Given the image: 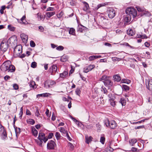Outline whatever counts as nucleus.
<instances>
[{
	"instance_id": "f257e3e1",
	"label": "nucleus",
	"mask_w": 152,
	"mask_h": 152,
	"mask_svg": "<svg viewBox=\"0 0 152 152\" xmlns=\"http://www.w3.org/2000/svg\"><path fill=\"white\" fill-rule=\"evenodd\" d=\"M126 14L130 15L134 18L137 16V10L134 7H129L127 8L126 10Z\"/></svg>"
},
{
	"instance_id": "f03ea898",
	"label": "nucleus",
	"mask_w": 152,
	"mask_h": 152,
	"mask_svg": "<svg viewBox=\"0 0 152 152\" xmlns=\"http://www.w3.org/2000/svg\"><path fill=\"white\" fill-rule=\"evenodd\" d=\"M104 124L107 127H110L111 129H114L117 126V124L114 120L109 121L108 119L104 121Z\"/></svg>"
},
{
	"instance_id": "7ed1b4c3",
	"label": "nucleus",
	"mask_w": 152,
	"mask_h": 152,
	"mask_svg": "<svg viewBox=\"0 0 152 152\" xmlns=\"http://www.w3.org/2000/svg\"><path fill=\"white\" fill-rule=\"evenodd\" d=\"M56 84V82L52 80H47L44 83L45 87L47 88L53 87Z\"/></svg>"
},
{
	"instance_id": "20e7f679",
	"label": "nucleus",
	"mask_w": 152,
	"mask_h": 152,
	"mask_svg": "<svg viewBox=\"0 0 152 152\" xmlns=\"http://www.w3.org/2000/svg\"><path fill=\"white\" fill-rule=\"evenodd\" d=\"M11 61H7L4 62L1 67V70L3 72H7L8 70L9 66L10 64Z\"/></svg>"
},
{
	"instance_id": "39448f33",
	"label": "nucleus",
	"mask_w": 152,
	"mask_h": 152,
	"mask_svg": "<svg viewBox=\"0 0 152 152\" xmlns=\"http://www.w3.org/2000/svg\"><path fill=\"white\" fill-rule=\"evenodd\" d=\"M107 13L109 17L111 19L113 18L116 15L115 11L113 8H108Z\"/></svg>"
},
{
	"instance_id": "423d86ee",
	"label": "nucleus",
	"mask_w": 152,
	"mask_h": 152,
	"mask_svg": "<svg viewBox=\"0 0 152 152\" xmlns=\"http://www.w3.org/2000/svg\"><path fill=\"white\" fill-rule=\"evenodd\" d=\"M56 146V144L53 140L48 141L47 144V148L48 150H54L55 147Z\"/></svg>"
},
{
	"instance_id": "0eeeda50",
	"label": "nucleus",
	"mask_w": 152,
	"mask_h": 152,
	"mask_svg": "<svg viewBox=\"0 0 152 152\" xmlns=\"http://www.w3.org/2000/svg\"><path fill=\"white\" fill-rule=\"evenodd\" d=\"M58 67L56 65H52L49 69V72L51 73V75H54L56 72L57 73Z\"/></svg>"
},
{
	"instance_id": "6e6552de",
	"label": "nucleus",
	"mask_w": 152,
	"mask_h": 152,
	"mask_svg": "<svg viewBox=\"0 0 152 152\" xmlns=\"http://www.w3.org/2000/svg\"><path fill=\"white\" fill-rule=\"evenodd\" d=\"M51 6H55L54 7H49L46 10L47 11H54L58 10L59 9L58 5L57 4H55L54 2L50 4Z\"/></svg>"
},
{
	"instance_id": "1a4fd4ad",
	"label": "nucleus",
	"mask_w": 152,
	"mask_h": 152,
	"mask_svg": "<svg viewBox=\"0 0 152 152\" xmlns=\"http://www.w3.org/2000/svg\"><path fill=\"white\" fill-rule=\"evenodd\" d=\"M45 134L43 133H39L38 139L39 140L43 141L45 143L48 140V138L45 137Z\"/></svg>"
},
{
	"instance_id": "9d476101",
	"label": "nucleus",
	"mask_w": 152,
	"mask_h": 152,
	"mask_svg": "<svg viewBox=\"0 0 152 152\" xmlns=\"http://www.w3.org/2000/svg\"><path fill=\"white\" fill-rule=\"evenodd\" d=\"M22 47H20L19 48H18V47H16L14 50V53L15 55H16V56H20V55L22 53Z\"/></svg>"
},
{
	"instance_id": "9b49d317",
	"label": "nucleus",
	"mask_w": 152,
	"mask_h": 152,
	"mask_svg": "<svg viewBox=\"0 0 152 152\" xmlns=\"http://www.w3.org/2000/svg\"><path fill=\"white\" fill-rule=\"evenodd\" d=\"M94 67V65L90 64L83 68V72L85 73H87L91 70Z\"/></svg>"
},
{
	"instance_id": "f8f14e48",
	"label": "nucleus",
	"mask_w": 152,
	"mask_h": 152,
	"mask_svg": "<svg viewBox=\"0 0 152 152\" xmlns=\"http://www.w3.org/2000/svg\"><path fill=\"white\" fill-rule=\"evenodd\" d=\"M83 10L87 13H90V11L89 10V7L88 4L86 2H83Z\"/></svg>"
},
{
	"instance_id": "ddd939ff",
	"label": "nucleus",
	"mask_w": 152,
	"mask_h": 152,
	"mask_svg": "<svg viewBox=\"0 0 152 152\" xmlns=\"http://www.w3.org/2000/svg\"><path fill=\"white\" fill-rule=\"evenodd\" d=\"M103 83L105 86L108 87H110L113 84V82L108 79L103 81Z\"/></svg>"
},
{
	"instance_id": "4468645a",
	"label": "nucleus",
	"mask_w": 152,
	"mask_h": 152,
	"mask_svg": "<svg viewBox=\"0 0 152 152\" xmlns=\"http://www.w3.org/2000/svg\"><path fill=\"white\" fill-rule=\"evenodd\" d=\"M86 27L81 24H79L77 28V32H83L86 28Z\"/></svg>"
},
{
	"instance_id": "2eb2a0df",
	"label": "nucleus",
	"mask_w": 152,
	"mask_h": 152,
	"mask_svg": "<svg viewBox=\"0 0 152 152\" xmlns=\"http://www.w3.org/2000/svg\"><path fill=\"white\" fill-rule=\"evenodd\" d=\"M15 70V66L11 64V62L9 66L8 70L7 72H14Z\"/></svg>"
},
{
	"instance_id": "dca6fc26",
	"label": "nucleus",
	"mask_w": 152,
	"mask_h": 152,
	"mask_svg": "<svg viewBox=\"0 0 152 152\" xmlns=\"http://www.w3.org/2000/svg\"><path fill=\"white\" fill-rule=\"evenodd\" d=\"M0 49L3 51H6L7 49L6 43L2 42L1 44Z\"/></svg>"
},
{
	"instance_id": "f3484780",
	"label": "nucleus",
	"mask_w": 152,
	"mask_h": 152,
	"mask_svg": "<svg viewBox=\"0 0 152 152\" xmlns=\"http://www.w3.org/2000/svg\"><path fill=\"white\" fill-rule=\"evenodd\" d=\"M20 37L23 42L26 43L28 40V36L24 34H20Z\"/></svg>"
},
{
	"instance_id": "a211bd4d",
	"label": "nucleus",
	"mask_w": 152,
	"mask_h": 152,
	"mask_svg": "<svg viewBox=\"0 0 152 152\" xmlns=\"http://www.w3.org/2000/svg\"><path fill=\"white\" fill-rule=\"evenodd\" d=\"M151 15L150 12L148 11L145 8L143 7V16L149 17Z\"/></svg>"
},
{
	"instance_id": "6ab92c4d",
	"label": "nucleus",
	"mask_w": 152,
	"mask_h": 152,
	"mask_svg": "<svg viewBox=\"0 0 152 152\" xmlns=\"http://www.w3.org/2000/svg\"><path fill=\"white\" fill-rule=\"evenodd\" d=\"M0 134H2L5 137H7L6 132L5 131L4 127L0 123Z\"/></svg>"
},
{
	"instance_id": "aec40b11",
	"label": "nucleus",
	"mask_w": 152,
	"mask_h": 152,
	"mask_svg": "<svg viewBox=\"0 0 152 152\" xmlns=\"http://www.w3.org/2000/svg\"><path fill=\"white\" fill-rule=\"evenodd\" d=\"M132 17L130 15L127 14V15L124 18V21L125 22L129 23L131 21V18Z\"/></svg>"
},
{
	"instance_id": "412c9836",
	"label": "nucleus",
	"mask_w": 152,
	"mask_h": 152,
	"mask_svg": "<svg viewBox=\"0 0 152 152\" xmlns=\"http://www.w3.org/2000/svg\"><path fill=\"white\" fill-rule=\"evenodd\" d=\"M68 72L67 71H64L62 73L60 74V77L64 79L68 75Z\"/></svg>"
},
{
	"instance_id": "4be33fe9",
	"label": "nucleus",
	"mask_w": 152,
	"mask_h": 152,
	"mask_svg": "<svg viewBox=\"0 0 152 152\" xmlns=\"http://www.w3.org/2000/svg\"><path fill=\"white\" fill-rule=\"evenodd\" d=\"M37 15L39 20L43 21L44 20L45 18L44 15L41 14L39 12L37 13Z\"/></svg>"
},
{
	"instance_id": "5701e85b",
	"label": "nucleus",
	"mask_w": 152,
	"mask_h": 152,
	"mask_svg": "<svg viewBox=\"0 0 152 152\" xmlns=\"http://www.w3.org/2000/svg\"><path fill=\"white\" fill-rule=\"evenodd\" d=\"M55 12H48L46 13V18L48 19L50 18L51 17L54 15L55 14Z\"/></svg>"
},
{
	"instance_id": "b1692460",
	"label": "nucleus",
	"mask_w": 152,
	"mask_h": 152,
	"mask_svg": "<svg viewBox=\"0 0 152 152\" xmlns=\"http://www.w3.org/2000/svg\"><path fill=\"white\" fill-rule=\"evenodd\" d=\"M59 131L62 134H65L68 132V131L66 129V128L64 127H60L58 128Z\"/></svg>"
},
{
	"instance_id": "393cba45",
	"label": "nucleus",
	"mask_w": 152,
	"mask_h": 152,
	"mask_svg": "<svg viewBox=\"0 0 152 152\" xmlns=\"http://www.w3.org/2000/svg\"><path fill=\"white\" fill-rule=\"evenodd\" d=\"M137 140L135 138H133L130 139L129 142L130 145L131 146H133L134 144L137 142Z\"/></svg>"
},
{
	"instance_id": "a878e982",
	"label": "nucleus",
	"mask_w": 152,
	"mask_h": 152,
	"mask_svg": "<svg viewBox=\"0 0 152 152\" xmlns=\"http://www.w3.org/2000/svg\"><path fill=\"white\" fill-rule=\"evenodd\" d=\"M93 138L91 136L88 137V135L85 136L86 142L88 144L92 140Z\"/></svg>"
},
{
	"instance_id": "bb28decb",
	"label": "nucleus",
	"mask_w": 152,
	"mask_h": 152,
	"mask_svg": "<svg viewBox=\"0 0 152 152\" xmlns=\"http://www.w3.org/2000/svg\"><path fill=\"white\" fill-rule=\"evenodd\" d=\"M113 78L115 81L119 82L121 80V77L118 75H113Z\"/></svg>"
},
{
	"instance_id": "cd10ccee",
	"label": "nucleus",
	"mask_w": 152,
	"mask_h": 152,
	"mask_svg": "<svg viewBox=\"0 0 152 152\" xmlns=\"http://www.w3.org/2000/svg\"><path fill=\"white\" fill-rule=\"evenodd\" d=\"M50 94L48 93H45L40 94H38L37 95V98H39L40 97H47Z\"/></svg>"
},
{
	"instance_id": "c85d7f7f",
	"label": "nucleus",
	"mask_w": 152,
	"mask_h": 152,
	"mask_svg": "<svg viewBox=\"0 0 152 152\" xmlns=\"http://www.w3.org/2000/svg\"><path fill=\"white\" fill-rule=\"evenodd\" d=\"M69 34L75 36L76 35L75 29L73 28H69Z\"/></svg>"
},
{
	"instance_id": "c756f323",
	"label": "nucleus",
	"mask_w": 152,
	"mask_h": 152,
	"mask_svg": "<svg viewBox=\"0 0 152 152\" xmlns=\"http://www.w3.org/2000/svg\"><path fill=\"white\" fill-rule=\"evenodd\" d=\"M106 4L105 3H102L98 4L96 7L94 8L95 10H97L101 7L104 6L106 5Z\"/></svg>"
},
{
	"instance_id": "7c9ffc66",
	"label": "nucleus",
	"mask_w": 152,
	"mask_h": 152,
	"mask_svg": "<svg viewBox=\"0 0 152 152\" xmlns=\"http://www.w3.org/2000/svg\"><path fill=\"white\" fill-rule=\"evenodd\" d=\"M13 126L14 128L15 131L16 135L17 134H20V129L19 128H18L15 126V125H13Z\"/></svg>"
},
{
	"instance_id": "2f4dec72",
	"label": "nucleus",
	"mask_w": 152,
	"mask_h": 152,
	"mask_svg": "<svg viewBox=\"0 0 152 152\" xmlns=\"http://www.w3.org/2000/svg\"><path fill=\"white\" fill-rule=\"evenodd\" d=\"M7 28L9 30L12 31H14L16 29V28L13 26L12 25H8V26Z\"/></svg>"
},
{
	"instance_id": "473e14b6",
	"label": "nucleus",
	"mask_w": 152,
	"mask_h": 152,
	"mask_svg": "<svg viewBox=\"0 0 152 152\" xmlns=\"http://www.w3.org/2000/svg\"><path fill=\"white\" fill-rule=\"evenodd\" d=\"M25 19H26L25 15L23 16L20 19V20L22 22L21 23H22V24H25V25H26V23H27V24L28 23L27 22V23H26V22H26Z\"/></svg>"
},
{
	"instance_id": "72a5a7b5",
	"label": "nucleus",
	"mask_w": 152,
	"mask_h": 152,
	"mask_svg": "<svg viewBox=\"0 0 152 152\" xmlns=\"http://www.w3.org/2000/svg\"><path fill=\"white\" fill-rule=\"evenodd\" d=\"M113 149L110 147H108L106 148L104 150V152H113Z\"/></svg>"
},
{
	"instance_id": "f704fd0d",
	"label": "nucleus",
	"mask_w": 152,
	"mask_h": 152,
	"mask_svg": "<svg viewBox=\"0 0 152 152\" xmlns=\"http://www.w3.org/2000/svg\"><path fill=\"white\" fill-rule=\"evenodd\" d=\"M32 132L33 135H34L35 137H37V131L34 128L32 129Z\"/></svg>"
},
{
	"instance_id": "c9c22d12",
	"label": "nucleus",
	"mask_w": 152,
	"mask_h": 152,
	"mask_svg": "<svg viewBox=\"0 0 152 152\" xmlns=\"http://www.w3.org/2000/svg\"><path fill=\"white\" fill-rule=\"evenodd\" d=\"M122 88L126 91H128L129 90V87L127 85L124 84L122 85Z\"/></svg>"
},
{
	"instance_id": "e433bc0d",
	"label": "nucleus",
	"mask_w": 152,
	"mask_h": 152,
	"mask_svg": "<svg viewBox=\"0 0 152 152\" xmlns=\"http://www.w3.org/2000/svg\"><path fill=\"white\" fill-rule=\"evenodd\" d=\"M119 102L121 104L122 106H124L126 105V100L124 98H121L119 101Z\"/></svg>"
},
{
	"instance_id": "4c0bfd02",
	"label": "nucleus",
	"mask_w": 152,
	"mask_h": 152,
	"mask_svg": "<svg viewBox=\"0 0 152 152\" xmlns=\"http://www.w3.org/2000/svg\"><path fill=\"white\" fill-rule=\"evenodd\" d=\"M127 34L129 35L132 36L134 34V32L133 30L130 29L129 30H128L127 31Z\"/></svg>"
},
{
	"instance_id": "58836bf2",
	"label": "nucleus",
	"mask_w": 152,
	"mask_h": 152,
	"mask_svg": "<svg viewBox=\"0 0 152 152\" xmlns=\"http://www.w3.org/2000/svg\"><path fill=\"white\" fill-rule=\"evenodd\" d=\"M77 125L78 126L80 127L81 129H84V126L81 122L79 121L77 123Z\"/></svg>"
},
{
	"instance_id": "ea45409f",
	"label": "nucleus",
	"mask_w": 152,
	"mask_h": 152,
	"mask_svg": "<svg viewBox=\"0 0 152 152\" xmlns=\"http://www.w3.org/2000/svg\"><path fill=\"white\" fill-rule=\"evenodd\" d=\"M75 92L76 95L80 96L81 94V91L79 88H77L76 89Z\"/></svg>"
},
{
	"instance_id": "a19ab883",
	"label": "nucleus",
	"mask_w": 152,
	"mask_h": 152,
	"mask_svg": "<svg viewBox=\"0 0 152 152\" xmlns=\"http://www.w3.org/2000/svg\"><path fill=\"white\" fill-rule=\"evenodd\" d=\"M35 85V83L34 81H30L29 83V86L30 88H34V86Z\"/></svg>"
},
{
	"instance_id": "79ce46f5",
	"label": "nucleus",
	"mask_w": 152,
	"mask_h": 152,
	"mask_svg": "<svg viewBox=\"0 0 152 152\" xmlns=\"http://www.w3.org/2000/svg\"><path fill=\"white\" fill-rule=\"evenodd\" d=\"M56 139L58 140H59L61 137L60 133L58 132H56L55 134Z\"/></svg>"
},
{
	"instance_id": "37998d69",
	"label": "nucleus",
	"mask_w": 152,
	"mask_h": 152,
	"mask_svg": "<svg viewBox=\"0 0 152 152\" xmlns=\"http://www.w3.org/2000/svg\"><path fill=\"white\" fill-rule=\"evenodd\" d=\"M108 96L109 98V101L113 99H115V97L114 96V95H113L111 94H109Z\"/></svg>"
},
{
	"instance_id": "c03bdc74",
	"label": "nucleus",
	"mask_w": 152,
	"mask_h": 152,
	"mask_svg": "<svg viewBox=\"0 0 152 152\" xmlns=\"http://www.w3.org/2000/svg\"><path fill=\"white\" fill-rule=\"evenodd\" d=\"M101 91L102 92H103L104 94H107V91L106 88L104 86H102L101 88Z\"/></svg>"
},
{
	"instance_id": "a18cd8bd",
	"label": "nucleus",
	"mask_w": 152,
	"mask_h": 152,
	"mask_svg": "<svg viewBox=\"0 0 152 152\" xmlns=\"http://www.w3.org/2000/svg\"><path fill=\"white\" fill-rule=\"evenodd\" d=\"M60 60L61 61L63 62H64L66 61H67V58L66 56H64L61 58Z\"/></svg>"
},
{
	"instance_id": "49530a36",
	"label": "nucleus",
	"mask_w": 152,
	"mask_h": 152,
	"mask_svg": "<svg viewBox=\"0 0 152 152\" xmlns=\"http://www.w3.org/2000/svg\"><path fill=\"white\" fill-rule=\"evenodd\" d=\"M35 123V121L32 119H29L28 121V123L31 124L33 125Z\"/></svg>"
},
{
	"instance_id": "de8ad7c7",
	"label": "nucleus",
	"mask_w": 152,
	"mask_h": 152,
	"mask_svg": "<svg viewBox=\"0 0 152 152\" xmlns=\"http://www.w3.org/2000/svg\"><path fill=\"white\" fill-rule=\"evenodd\" d=\"M35 141L38 145H39L40 146H42V143L43 142L42 140H35Z\"/></svg>"
},
{
	"instance_id": "09e8293b",
	"label": "nucleus",
	"mask_w": 152,
	"mask_h": 152,
	"mask_svg": "<svg viewBox=\"0 0 152 152\" xmlns=\"http://www.w3.org/2000/svg\"><path fill=\"white\" fill-rule=\"evenodd\" d=\"M105 139L104 136H102L100 137V142L102 144H104L105 141Z\"/></svg>"
},
{
	"instance_id": "8fccbe9b",
	"label": "nucleus",
	"mask_w": 152,
	"mask_h": 152,
	"mask_svg": "<svg viewBox=\"0 0 152 152\" xmlns=\"http://www.w3.org/2000/svg\"><path fill=\"white\" fill-rule=\"evenodd\" d=\"M108 78V77H107L106 75H103L100 79L99 80L100 81H104L106 79H107Z\"/></svg>"
},
{
	"instance_id": "3c124183",
	"label": "nucleus",
	"mask_w": 152,
	"mask_h": 152,
	"mask_svg": "<svg viewBox=\"0 0 152 152\" xmlns=\"http://www.w3.org/2000/svg\"><path fill=\"white\" fill-rule=\"evenodd\" d=\"M40 115V114L39 113V109L38 108H37L36 109V111L35 112V115L37 117H39Z\"/></svg>"
},
{
	"instance_id": "603ef678",
	"label": "nucleus",
	"mask_w": 152,
	"mask_h": 152,
	"mask_svg": "<svg viewBox=\"0 0 152 152\" xmlns=\"http://www.w3.org/2000/svg\"><path fill=\"white\" fill-rule=\"evenodd\" d=\"M114 100L113 99L110 100L111 105L113 107H114L116 105L115 102L114 101Z\"/></svg>"
},
{
	"instance_id": "864d4df0",
	"label": "nucleus",
	"mask_w": 152,
	"mask_h": 152,
	"mask_svg": "<svg viewBox=\"0 0 152 152\" xmlns=\"http://www.w3.org/2000/svg\"><path fill=\"white\" fill-rule=\"evenodd\" d=\"M37 66V63L35 61L33 62L31 64V67L33 68H35Z\"/></svg>"
},
{
	"instance_id": "5fc2aeb1",
	"label": "nucleus",
	"mask_w": 152,
	"mask_h": 152,
	"mask_svg": "<svg viewBox=\"0 0 152 152\" xmlns=\"http://www.w3.org/2000/svg\"><path fill=\"white\" fill-rule=\"evenodd\" d=\"M56 50H58V51H61L62 50L64 49V47L61 45L59 46H58L56 48Z\"/></svg>"
},
{
	"instance_id": "6e6d98bb",
	"label": "nucleus",
	"mask_w": 152,
	"mask_h": 152,
	"mask_svg": "<svg viewBox=\"0 0 152 152\" xmlns=\"http://www.w3.org/2000/svg\"><path fill=\"white\" fill-rule=\"evenodd\" d=\"M96 56H90L88 58L89 61H91L96 59Z\"/></svg>"
},
{
	"instance_id": "4d7b16f0",
	"label": "nucleus",
	"mask_w": 152,
	"mask_h": 152,
	"mask_svg": "<svg viewBox=\"0 0 152 152\" xmlns=\"http://www.w3.org/2000/svg\"><path fill=\"white\" fill-rule=\"evenodd\" d=\"M123 45L129 47L130 48H132V49H134V47L132 46H131L127 42H124L123 44Z\"/></svg>"
},
{
	"instance_id": "13d9d810",
	"label": "nucleus",
	"mask_w": 152,
	"mask_h": 152,
	"mask_svg": "<svg viewBox=\"0 0 152 152\" xmlns=\"http://www.w3.org/2000/svg\"><path fill=\"white\" fill-rule=\"evenodd\" d=\"M30 44L31 47H34L35 46V44L33 40L30 41Z\"/></svg>"
},
{
	"instance_id": "bf43d9fd",
	"label": "nucleus",
	"mask_w": 152,
	"mask_h": 152,
	"mask_svg": "<svg viewBox=\"0 0 152 152\" xmlns=\"http://www.w3.org/2000/svg\"><path fill=\"white\" fill-rule=\"evenodd\" d=\"M5 8L6 7L5 6H3L1 7V9L0 10V13L1 14H3L4 13V11L5 10Z\"/></svg>"
},
{
	"instance_id": "052dcab7",
	"label": "nucleus",
	"mask_w": 152,
	"mask_h": 152,
	"mask_svg": "<svg viewBox=\"0 0 152 152\" xmlns=\"http://www.w3.org/2000/svg\"><path fill=\"white\" fill-rule=\"evenodd\" d=\"M76 3V0H71L70 2V4L71 6H74L75 5Z\"/></svg>"
},
{
	"instance_id": "680f3d73",
	"label": "nucleus",
	"mask_w": 152,
	"mask_h": 152,
	"mask_svg": "<svg viewBox=\"0 0 152 152\" xmlns=\"http://www.w3.org/2000/svg\"><path fill=\"white\" fill-rule=\"evenodd\" d=\"M85 127L86 128L90 129H92L93 128V126L92 124H89L86 125L85 126Z\"/></svg>"
},
{
	"instance_id": "e2e57ef3",
	"label": "nucleus",
	"mask_w": 152,
	"mask_h": 152,
	"mask_svg": "<svg viewBox=\"0 0 152 152\" xmlns=\"http://www.w3.org/2000/svg\"><path fill=\"white\" fill-rule=\"evenodd\" d=\"M45 114L48 117H50L51 115V113H49V110L47 109L46 110V111L45 112Z\"/></svg>"
},
{
	"instance_id": "0e129e2a",
	"label": "nucleus",
	"mask_w": 152,
	"mask_h": 152,
	"mask_svg": "<svg viewBox=\"0 0 152 152\" xmlns=\"http://www.w3.org/2000/svg\"><path fill=\"white\" fill-rule=\"evenodd\" d=\"M65 134L66 135V137H67L68 140L70 141H71L72 140V139L71 137H70L68 134V132Z\"/></svg>"
},
{
	"instance_id": "69168bd1",
	"label": "nucleus",
	"mask_w": 152,
	"mask_h": 152,
	"mask_svg": "<svg viewBox=\"0 0 152 152\" xmlns=\"http://www.w3.org/2000/svg\"><path fill=\"white\" fill-rule=\"evenodd\" d=\"M53 135V134L52 132H50L48 134V137H47L48 139H51L52 138Z\"/></svg>"
},
{
	"instance_id": "338daca9",
	"label": "nucleus",
	"mask_w": 152,
	"mask_h": 152,
	"mask_svg": "<svg viewBox=\"0 0 152 152\" xmlns=\"http://www.w3.org/2000/svg\"><path fill=\"white\" fill-rule=\"evenodd\" d=\"M13 87L14 89L15 90H18L19 88L18 86L16 84H14Z\"/></svg>"
},
{
	"instance_id": "774afa93",
	"label": "nucleus",
	"mask_w": 152,
	"mask_h": 152,
	"mask_svg": "<svg viewBox=\"0 0 152 152\" xmlns=\"http://www.w3.org/2000/svg\"><path fill=\"white\" fill-rule=\"evenodd\" d=\"M39 31L41 32H43L44 30V28L42 26H39L38 27Z\"/></svg>"
}]
</instances>
